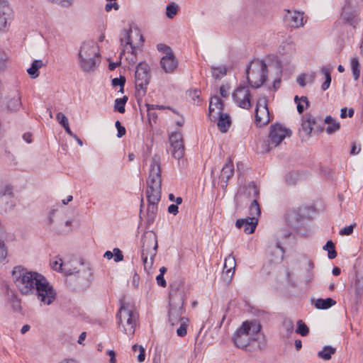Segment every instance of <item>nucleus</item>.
I'll return each instance as SVG.
<instances>
[{"instance_id":"obj_1","label":"nucleus","mask_w":363,"mask_h":363,"mask_svg":"<svg viewBox=\"0 0 363 363\" xmlns=\"http://www.w3.org/2000/svg\"><path fill=\"white\" fill-rule=\"evenodd\" d=\"M147 224L151 225L155 220L158 211V203L162 196V168L160 156L155 154L150 166L148 177L146 181Z\"/></svg>"},{"instance_id":"obj_2","label":"nucleus","mask_w":363,"mask_h":363,"mask_svg":"<svg viewBox=\"0 0 363 363\" xmlns=\"http://www.w3.org/2000/svg\"><path fill=\"white\" fill-rule=\"evenodd\" d=\"M11 276L15 286L22 295L34 294L35 289L43 277L41 274L29 271L22 266L14 267Z\"/></svg>"},{"instance_id":"obj_3","label":"nucleus","mask_w":363,"mask_h":363,"mask_svg":"<svg viewBox=\"0 0 363 363\" xmlns=\"http://www.w3.org/2000/svg\"><path fill=\"white\" fill-rule=\"evenodd\" d=\"M169 322L171 325H178L182 322L185 312L184 303L185 299V293L184 286L182 284H174L170 286L169 290Z\"/></svg>"},{"instance_id":"obj_4","label":"nucleus","mask_w":363,"mask_h":363,"mask_svg":"<svg viewBox=\"0 0 363 363\" xmlns=\"http://www.w3.org/2000/svg\"><path fill=\"white\" fill-rule=\"evenodd\" d=\"M262 325L257 320L243 322L233 336L235 345L240 349L246 348L252 342L257 340Z\"/></svg>"},{"instance_id":"obj_5","label":"nucleus","mask_w":363,"mask_h":363,"mask_svg":"<svg viewBox=\"0 0 363 363\" xmlns=\"http://www.w3.org/2000/svg\"><path fill=\"white\" fill-rule=\"evenodd\" d=\"M78 59L81 69L85 72H94L99 64V48L93 41L83 43Z\"/></svg>"},{"instance_id":"obj_6","label":"nucleus","mask_w":363,"mask_h":363,"mask_svg":"<svg viewBox=\"0 0 363 363\" xmlns=\"http://www.w3.org/2000/svg\"><path fill=\"white\" fill-rule=\"evenodd\" d=\"M157 235L153 231H147L141 238V259L144 269H150L157 252Z\"/></svg>"},{"instance_id":"obj_7","label":"nucleus","mask_w":363,"mask_h":363,"mask_svg":"<svg viewBox=\"0 0 363 363\" xmlns=\"http://www.w3.org/2000/svg\"><path fill=\"white\" fill-rule=\"evenodd\" d=\"M150 79L151 73L149 65L145 62H140L135 67V97L139 104L147 93Z\"/></svg>"},{"instance_id":"obj_8","label":"nucleus","mask_w":363,"mask_h":363,"mask_svg":"<svg viewBox=\"0 0 363 363\" xmlns=\"http://www.w3.org/2000/svg\"><path fill=\"white\" fill-rule=\"evenodd\" d=\"M267 67L263 60H253L246 69L247 82L253 88L260 87L266 81Z\"/></svg>"},{"instance_id":"obj_9","label":"nucleus","mask_w":363,"mask_h":363,"mask_svg":"<svg viewBox=\"0 0 363 363\" xmlns=\"http://www.w3.org/2000/svg\"><path fill=\"white\" fill-rule=\"evenodd\" d=\"M34 294L41 303L48 306L52 304L57 297V293L53 286L43 275L35 289Z\"/></svg>"},{"instance_id":"obj_10","label":"nucleus","mask_w":363,"mask_h":363,"mask_svg":"<svg viewBox=\"0 0 363 363\" xmlns=\"http://www.w3.org/2000/svg\"><path fill=\"white\" fill-rule=\"evenodd\" d=\"M116 316L118 318L119 325L123 324V320H125L126 325H123L125 333L127 335H133L138 319V314L124 305H122Z\"/></svg>"},{"instance_id":"obj_11","label":"nucleus","mask_w":363,"mask_h":363,"mask_svg":"<svg viewBox=\"0 0 363 363\" xmlns=\"http://www.w3.org/2000/svg\"><path fill=\"white\" fill-rule=\"evenodd\" d=\"M354 277L351 281V288L354 290L355 298L357 301L363 297V261L358 259L354 265Z\"/></svg>"},{"instance_id":"obj_12","label":"nucleus","mask_w":363,"mask_h":363,"mask_svg":"<svg viewBox=\"0 0 363 363\" xmlns=\"http://www.w3.org/2000/svg\"><path fill=\"white\" fill-rule=\"evenodd\" d=\"M359 15V11L357 9L352 8L349 3L345 2L342 7L340 21L344 24H348L356 28L360 21Z\"/></svg>"},{"instance_id":"obj_13","label":"nucleus","mask_w":363,"mask_h":363,"mask_svg":"<svg viewBox=\"0 0 363 363\" xmlns=\"http://www.w3.org/2000/svg\"><path fill=\"white\" fill-rule=\"evenodd\" d=\"M235 103L240 108L250 109L252 106V95L250 90L244 86H238L233 94Z\"/></svg>"},{"instance_id":"obj_14","label":"nucleus","mask_w":363,"mask_h":363,"mask_svg":"<svg viewBox=\"0 0 363 363\" xmlns=\"http://www.w3.org/2000/svg\"><path fill=\"white\" fill-rule=\"evenodd\" d=\"M245 188L248 190V194H252L254 199L249 207L250 218H257L260 216L261 209L257 199L259 197V189L254 182H250Z\"/></svg>"},{"instance_id":"obj_15","label":"nucleus","mask_w":363,"mask_h":363,"mask_svg":"<svg viewBox=\"0 0 363 363\" xmlns=\"http://www.w3.org/2000/svg\"><path fill=\"white\" fill-rule=\"evenodd\" d=\"M285 138H257L255 140L257 153H267L279 145Z\"/></svg>"},{"instance_id":"obj_16","label":"nucleus","mask_w":363,"mask_h":363,"mask_svg":"<svg viewBox=\"0 0 363 363\" xmlns=\"http://www.w3.org/2000/svg\"><path fill=\"white\" fill-rule=\"evenodd\" d=\"M307 207H298L289 211L285 216L288 225L294 229L299 228L300 223L303 220L304 216L302 212L306 210Z\"/></svg>"},{"instance_id":"obj_17","label":"nucleus","mask_w":363,"mask_h":363,"mask_svg":"<svg viewBox=\"0 0 363 363\" xmlns=\"http://www.w3.org/2000/svg\"><path fill=\"white\" fill-rule=\"evenodd\" d=\"M270 121L269 111L267 107V101H264L263 104L257 103L255 109V123L257 126H263Z\"/></svg>"},{"instance_id":"obj_18","label":"nucleus","mask_w":363,"mask_h":363,"mask_svg":"<svg viewBox=\"0 0 363 363\" xmlns=\"http://www.w3.org/2000/svg\"><path fill=\"white\" fill-rule=\"evenodd\" d=\"M13 189L10 185L0 186V211H7L13 206L11 198L13 197Z\"/></svg>"},{"instance_id":"obj_19","label":"nucleus","mask_w":363,"mask_h":363,"mask_svg":"<svg viewBox=\"0 0 363 363\" xmlns=\"http://www.w3.org/2000/svg\"><path fill=\"white\" fill-rule=\"evenodd\" d=\"M284 20L288 26L293 28H299L304 24L303 13L296 11L286 10Z\"/></svg>"},{"instance_id":"obj_20","label":"nucleus","mask_w":363,"mask_h":363,"mask_svg":"<svg viewBox=\"0 0 363 363\" xmlns=\"http://www.w3.org/2000/svg\"><path fill=\"white\" fill-rule=\"evenodd\" d=\"M258 218H250L247 216L245 218L238 219L235 223L236 228L241 229L243 228L244 232L247 234L253 233L257 225Z\"/></svg>"},{"instance_id":"obj_21","label":"nucleus","mask_w":363,"mask_h":363,"mask_svg":"<svg viewBox=\"0 0 363 363\" xmlns=\"http://www.w3.org/2000/svg\"><path fill=\"white\" fill-rule=\"evenodd\" d=\"M175 140H173L172 138H169L170 140V148L169 150L172 155L177 160H180L184 155V143L182 138H174Z\"/></svg>"},{"instance_id":"obj_22","label":"nucleus","mask_w":363,"mask_h":363,"mask_svg":"<svg viewBox=\"0 0 363 363\" xmlns=\"http://www.w3.org/2000/svg\"><path fill=\"white\" fill-rule=\"evenodd\" d=\"M177 61L172 52H167L166 55L162 57L160 65L167 73H172L177 67Z\"/></svg>"},{"instance_id":"obj_23","label":"nucleus","mask_w":363,"mask_h":363,"mask_svg":"<svg viewBox=\"0 0 363 363\" xmlns=\"http://www.w3.org/2000/svg\"><path fill=\"white\" fill-rule=\"evenodd\" d=\"M84 275L81 277V272L79 271L76 274H70L67 277V281H77L78 287H83L89 284L90 282V278L92 277V273L90 271V269L88 268L87 271H84L83 272Z\"/></svg>"},{"instance_id":"obj_24","label":"nucleus","mask_w":363,"mask_h":363,"mask_svg":"<svg viewBox=\"0 0 363 363\" xmlns=\"http://www.w3.org/2000/svg\"><path fill=\"white\" fill-rule=\"evenodd\" d=\"M11 13V9L8 2L4 0H0V30L6 27L8 18Z\"/></svg>"},{"instance_id":"obj_25","label":"nucleus","mask_w":363,"mask_h":363,"mask_svg":"<svg viewBox=\"0 0 363 363\" xmlns=\"http://www.w3.org/2000/svg\"><path fill=\"white\" fill-rule=\"evenodd\" d=\"M292 132L281 123H276L270 126L268 136H290Z\"/></svg>"},{"instance_id":"obj_26","label":"nucleus","mask_w":363,"mask_h":363,"mask_svg":"<svg viewBox=\"0 0 363 363\" xmlns=\"http://www.w3.org/2000/svg\"><path fill=\"white\" fill-rule=\"evenodd\" d=\"M315 123V120L312 115L309 113L306 114L301 123V131L305 135H310Z\"/></svg>"},{"instance_id":"obj_27","label":"nucleus","mask_w":363,"mask_h":363,"mask_svg":"<svg viewBox=\"0 0 363 363\" xmlns=\"http://www.w3.org/2000/svg\"><path fill=\"white\" fill-rule=\"evenodd\" d=\"M233 174L234 167L233 161L230 158H228V162L221 169L220 178L222 182H224L225 184H227L228 180L233 176Z\"/></svg>"},{"instance_id":"obj_28","label":"nucleus","mask_w":363,"mask_h":363,"mask_svg":"<svg viewBox=\"0 0 363 363\" xmlns=\"http://www.w3.org/2000/svg\"><path fill=\"white\" fill-rule=\"evenodd\" d=\"M296 52V45L291 37L284 41L279 47L281 55H292Z\"/></svg>"},{"instance_id":"obj_29","label":"nucleus","mask_w":363,"mask_h":363,"mask_svg":"<svg viewBox=\"0 0 363 363\" xmlns=\"http://www.w3.org/2000/svg\"><path fill=\"white\" fill-rule=\"evenodd\" d=\"M216 110H217L216 114L221 113L223 110V102L218 96H214L211 99L208 108L209 115L211 116Z\"/></svg>"},{"instance_id":"obj_30","label":"nucleus","mask_w":363,"mask_h":363,"mask_svg":"<svg viewBox=\"0 0 363 363\" xmlns=\"http://www.w3.org/2000/svg\"><path fill=\"white\" fill-rule=\"evenodd\" d=\"M219 116L218 121L217 123L218 129L222 133L227 132L228 129L229 128L231 121L230 118V116L227 114H224L221 112V113H217Z\"/></svg>"},{"instance_id":"obj_31","label":"nucleus","mask_w":363,"mask_h":363,"mask_svg":"<svg viewBox=\"0 0 363 363\" xmlns=\"http://www.w3.org/2000/svg\"><path fill=\"white\" fill-rule=\"evenodd\" d=\"M43 66L45 64L42 60H35L32 62L30 67L27 69V72L31 78L35 79L39 76V69Z\"/></svg>"},{"instance_id":"obj_32","label":"nucleus","mask_w":363,"mask_h":363,"mask_svg":"<svg viewBox=\"0 0 363 363\" xmlns=\"http://www.w3.org/2000/svg\"><path fill=\"white\" fill-rule=\"evenodd\" d=\"M336 301L331 298H318L315 300L314 306L318 309L325 310L335 305Z\"/></svg>"},{"instance_id":"obj_33","label":"nucleus","mask_w":363,"mask_h":363,"mask_svg":"<svg viewBox=\"0 0 363 363\" xmlns=\"http://www.w3.org/2000/svg\"><path fill=\"white\" fill-rule=\"evenodd\" d=\"M128 29H123L120 33V42L121 47L120 57H121L125 54V51L128 50V44H130V43L128 41Z\"/></svg>"},{"instance_id":"obj_34","label":"nucleus","mask_w":363,"mask_h":363,"mask_svg":"<svg viewBox=\"0 0 363 363\" xmlns=\"http://www.w3.org/2000/svg\"><path fill=\"white\" fill-rule=\"evenodd\" d=\"M325 123L328 124V127L326 128L327 133L328 134H333L335 131L340 129V123L335 121L332 116H328L325 118Z\"/></svg>"},{"instance_id":"obj_35","label":"nucleus","mask_w":363,"mask_h":363,"mask_svg":"<svg viewBox=\"0 0 363 363\" xmlns=\"http://www.w3.org/2000/svg\"><path fill=\"white\" fill-rule=\"evenodd\" d=\"M336 352V349L331 346H324L323 350L318 353V356L325 360H329L331 359L332 354H334Z\"/></svg>"},{"instance_id":"obj_36","label":"nucleus","mask_w":363,"mask_h":363,"mask_svg":"<svg viewBox=\"0 0 363 363\" xmlns=\"http://www.w3.org/2000/svg\"><path fill=\"white\" fill-rule=\"evenodd\" d=\"M321 72L325 76V82L321 85V89L323 91H326L330 85L331 83V69L327 67H323L321 68Z\"/></svg>"},{"instance_id":"obj_37","label":"nucleus","mask_w":363,"mask_h":363,"mask_svg":"<svg viewBox=\"0 0 363 363\" xmlns=\"http://www.w3.org/2000/svg\"><path fill=\"white\" fill-rule=\"evenodd\" d=\"M21 106V98L18 94L10 99L7 102V108L11 111H16L18 110Z\"/></svg>"},{"instance_id":"obj_38","label":"nucleus","mask_w":363,"mask_h":363,"mask_svg":"<svg viewBox=\"0 0 363 363\" xmlns=\"http://www.w3.org/2000/svg\"><path fill=\"white\" fill-rule=\"evenodd\" d=\"M323 249L328 251V257L330 259H335L337 257L335 246L332 240H328Z\"/></svg>"},{"instance_id":"obj_39","label":"nucleus","mask_w":363,"mask_h":363,"mask_svg":"<svg viewBox=\"0 0 363 363\" xmlns=\"http://www.w3.org/2000/svg\"><path fill=\"white\" fill-rule=\"evenodd\" d=\"M128 101V97L124 96L123 98L116 99L115 100L114 110L121 113L125 112V105Z\"/></svg>"},{"instance_id":"obj_40","label":"nucleus","mask_w":363,"mask_h":363,"mask_svg":"<svg viewBox=\"0 0 363 363\" xmlns=\"http://www.w3.org/2000/svg\"><path fill=\"white\" fill-rule=\"evenodd\" d=\"M351 69L354 80H358L360 75L359 62L357 58L354 57L351 60Z\"/></svg>"},{"instance_id":"obj_41","label":"nucleus","mask_w":363,"mask_h":363,"mask_svg":"<svg viewBox=\"0 0 363 363\" xmlns=\"http://www.w3.org/2000/svg\"><path fill=\"white\" fill-rule=\"evenodd\" d=\"M182 320V321L179 322L180 326L177 330V335L179 337H184L187 333L189 319L187 318H184Z\"/></svg>"},{"instance_id":"obj_42","label":"nucleus","mask_w":363,"mask_h":363,"mask_svg":"<svg viewBox=\"0 0 363 363\" xmlns=\"http://www.w3.org/2000/svg\"><path fill=\"white\" fill-rule=\"evenodd\" d=\"M179 7L174 2L168 4L166 8V16L169 18H173L178 12Z\"/></svg>"},{"instance_id":"obj_43","label":"nucleus","mask_w":363,"mask_h":363,"mask_svg":"<svg viewBox=\"0 0 363 363\" xmlns=\"http://www.w3.org/2000/svg\"><path fill=\"white\" fill-rule=\"evenodd\" d=\"M296 333L301 335V336H306L309 333L308 327L303 322V320H299L297 321V328L296 330Z\"/></svg>"},{"instance_id":"obj_44","label":"nucleus","mask_w":363,"mask_h":363,"mask_svg":"<svg viewBox=\"0 0 363 363\" xmlns=\"http://www.w3.org/2000/svg\"><path fill=\"white\" fill-rule=\"evenodd\" d=\"M211 74L216 79H219L226 74V69L225 67H213L211 68Z\"/></svg>"},{"instance_id":"obj_45","label":"nucleus","mask_w":363,"mask_h":363,"mask_svg":"<svg viewBox=\"0 0 363 363\" xmlns=\"http://www.w3.org/2000/svg\"><path fill=\"white\" fill-rule=\"evenodd\" d=\"M133 32L132 29L130 28L128 29V41L130 43V44H128L130 54H135V51L138 47V45L134 43V42H133ZM128 52H129L128 50Z\"/></svg>"},{"instance_id":"obj_46","label":"nucleus","mask_w":363,"mask_h":363,"mask_svg":"<svg viewBox=\"0 0 363 363\" xmlns=\"http://www.w3.org/2000/svg\"><path fill=\"white\" fill-rule=\"evenodd\" d=\"M125 84V78L120 77L119 78H114L112 79V85L113 86H120V92L123 93V88Z\"/></svg>"},{"instance_id":"obj_47","label":"nucleus","mask_w":363,"mask_h":363,"mask_svg":"<svg viewBox=\"0 0 363 363\" xmlns=\"http://www.w3.org/2000/svg\"><path fill=\"white\" fill-rule=\"evenodd\" d=\"M140 351V353L138 356V361L139 362H143L145 359V350L142 346H138V345H134L133 346V350L136 352L137 350Z\"/></svg>"},{"instance_id":"obj_48","label":"nucleus","mask_w":363,"mask_h":363,"mask_svg":"<svg viewBox=\"0 0 363 363\" xmlns=\"http://www.w3.org/2000/svg\"><path fill=\"white\" fill-rule=\"evenodd\" d=\"M283 325L289 334L293 333L294 325L292 320L289 318L284 319L283 321Z\"/></svg>"},{"instance_id":"obj_49","label":"nucleus","mask_w":363,"mask_h":363,"mask_svg":"<svg viewBox=\"0 0 363 363\" xmlns=\"http://www.w3.org/2000/svg\"><path fill=\"white\" fill-rule=\"evenodd\" d=\"M314 267V264L312 260H308V268H307V275H306V281H311L313 278V269Z\"/></svg>"},{"instance_id":"obj_50","label":"nucleus","mask_w":363,"mask_h":363,"mask_svg":"<svg viewBox=\"0 0 363 363\" xmlns=\"http://www.w3.org/2000/svg\"><path fill=\"white\" fill-rule=\"evenodd\" d=\"M7 256V248L4 241L0 240V262H2Z\"/></svg>"},{"instance_id":"obj_51","label":"nucleus","mask_w":363,"mask_h":363,"mask_svg":"<svg viewBox=\"0 0 363 363\" xmlns=\"http://www.w3.org/2000/svg\"><path fill=\"white\" fill-rule=\"evenodd\" d=\"M356 226V223L352 224L349 226H346L340 230V235H350L353 233L354 228Z\"/></svg>"},{"instance_id":"obj_52","label":"nucleus","mask_w":363,"mask_h":363,"mask_svg":"<svg viewBox=\"0 0 363 363\" xmlns=\"http://www.w3.org/2000/svg\"><path fill=\"white\" fill-rule=\"evenodd\" d=\"M56 119L62 127L67 126V124H69L67 118L61 112L57 114Z\"/></svg>"},{"instance_id":"obj_53","label":"nucleus","mask_w":363,"mask_h":363,"mask_svg":"<svg viewBox=\"0 0 363 363\" xmlns=\"http://www.w3.org/2000/svg\"><path fill=\"white\" fill-rule=\"evenodd\" d=\"M340 117L342 118H345L347 116L351 118L353 116L354 113V111L353 108H341Z\"/></svg>"},{"instance_id":"obj_54","label":"nucleus","mask_w":363,"mask_h":363,"mask_svg":"<svg viewBox=\"0 0 363 363\" xmlns=\"http://www.w3.org/2000/svg\"><path fill=\"white\" fill-rule=\"evenodd\" d=\"M113 258L116 262H121L123 259L122 251L118 248L113 249Z\"/></svg>"},{"instance_id":"obj_55","label":"nucleus","mask_w":363,"mask_h":363,"mask_svg":"<svg viewBox=\"0 0 363 363\" xmlns=\"http://www.w3.org/2000/svg\"><path fill=\"white\" fill-rule=\"evenodd\" d=\"M116 128H117L118 133L117 136H123L125 134V128L123 127L119 121H117L115 123Z\"/></svg>"},{"instance_id":"obj_56","label":"nucleus","mask_w":363,"mask_h":363,"mask_svg":"<svg viewBox=\"0 0 363 363\" xmlns=\"http://www.w3.org/2000/svg\"><path fill=\"white\" fill-rule=\"evenodd\" d=\"M113 9L116 11L119 9V5L115 1L107 3L105 6V11L106 12L111 11Z\"/></svg>"},{"instance_id":"obj_57","label":"nucleus","mask_w":363,"mask_h":363,"mask_svg":"<svg viewBox=\"0 0 363 363\" xmlns=\"http://www.w3.org/2000/svg\"><path fill=\"white\" fill-rule=\"evenodd\" d=\"M361 150V145L359 144H357L355 142L352 143L350 154L351 155H357Z\"/></svg>"},{"instance_id":"obj_58","label":"nucleus","mask_w":363,"mask_h":363,"mask_svg":"<svg viewBox=\"0 0 363 363\" xmlns=\"http://www.w3.org/2000/svg\"><path fill=\"white\" fill-rule=\"evenodd\" d=\"M157 283L159 286L165 287L167 285L166 281L164 278V275L158 274L156 277Z\"/></svg>"},{"instance_id":"obj_59","label":"nucleus","mask_w":363,"mask_h":363,"mask_svg":"<svg viewBox=\"0 0 363 363\" xmlns=\"http://www.w3.org/2000/svg\"><path fill=\"white\" fill-rule=\"evenodd\" d=\"M12 308L16 312H20L21 311V302L18 300H14L12 302Z\"/></svg>"},{"instance_id":"obj_60","label":"nucleus","mask_w":363,"mask_h":363,"mask_svg":"<svg viewBox=\"0 0 363 363\" xmlns=\"http://www.w3.org/2000/svg\"><path fill=\"white\" fill-rule=\"evenodd\" d=\"M168 212L169 213H172L173 215H177L179 212V208L178 206L176 204H171L168 207Z\"/></svg>"},{"instance_id":"obj_61","label":"nucleus","mask_w":363,"mask_h":363,"mask_svg":"<svg viewBox=\"0 0 363 363\" xmlns=\"http://www.w3.org/2000/svg\"><path fill=\"white\" fill-rule=\"evenodd\" d=\"M60 263H59L57 261H54L51 262V267L53 269L60 271L62 269V262L60 259Z\"/></svg>"},{"instance_id":"obj_62","label":"nucleus","mask_w":363,"mask_h":363,"mask_svg":"<svg viewBox=\"0 0 363 363\" xmlns=\"http://www.w3.org/2000/svg\"><path fill=\"white\" fill-rule=\"evenodd\" d=\"M146 106H147V114L148 115H150V111L152 110H155V109H163L164 107L162 106H159V105H152V104H146Z\"/></svg>"},{"instance_id":"obj_63","label":"nucleus","mask_w":363,"mask_h":363,"mask_svg":"<svg viewBox=\"0 0 363 363\" xmlns=\"http://www.w3.org/2000/svg\"><path fill=\"white\" fill-rule=\"evenodd\" d=\"M286 182L289 185H294L296 184V179L294 178V175L292 174H288L286 176Z\"/></svg>"},{"instance_id":"obj_64","label":"nucleus","mask_w":363,"mask_h":363,"mask_svg":"<svg viewBox=\"0 0 363 363\" xmlns=\"http://www.w3.org/2000/svg\"><path fill=\"white\" fill-rule=\"evenodd\" d=\"M199 94H200V91L199 90H196V89L191 90V91H189V96L194 101H195L196 99L199 98Z\"/></svg>"}]
</instances>
